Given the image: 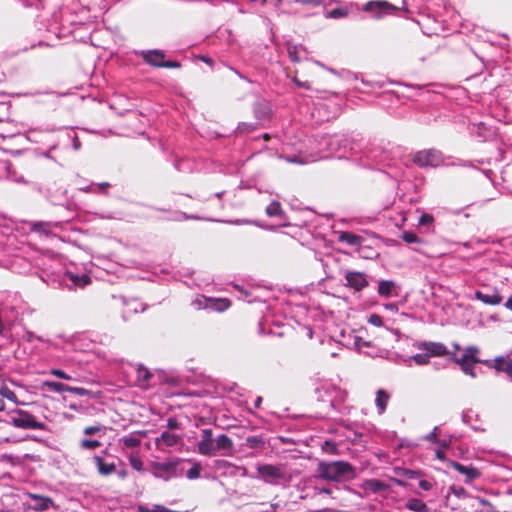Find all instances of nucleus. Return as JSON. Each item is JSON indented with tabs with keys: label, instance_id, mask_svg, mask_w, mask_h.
I'll return each mask as SVG.
<instances>
[{
	"label": "nucleus",
	"instance_id": "1",
	"mask_svg": "<svg viewBox=\"0 0 512 512\" xmlns=\"http://www.w3.org/2000/svg\"><path fill=\"white\" fill-rule=\"evenodd\" d=\"M356 468L346 460L325 461L319 460L316 469V477L329 481L341 482L355 478Z\"/></svg>",
	"mask_w": 512,
	"mask_h": 512
},
{
	"label": "nucleus",
	"instance_id": "2",
	"mask_svg": "<svg viewBox=\"0 0 512 512\" xmlns=\"http://www.w3.org/2000/svg\"><path fill=\"white\" fill-rule=\"evenodd\" d=\"M321 145L330 153H336L338 158H348L356 153L355 143L345 133L324 134Z\"/></svg>",
	"mask_w": 512,
	"mask_h": 512
},
{
	"label": "nucleus",
	"instance_id": "3",
	"mask_svg": "<svg viewBox=\"0 0 512 512\" xmlns=\"http://www.w3.org/2000/svg\"><path fill=\"white\" fill-rule=\"evenodd\" d=\"M8 425L24 430H48L45 422L39 421L35 415L27 410L13 408L6 411Z\"/></svg>",
	"mask_w": 512,
	"mask_h": 512
},
{
	"label": "nucleus",
	"instance_id": "4",
	"mask_svg": "<svg viewBox=\"0 0 512 512\" xmlns=\"http://www.w3.org/2000/svg\"><path fill=\"white\" fill-rule=\"evenodd\" d=\"M135 55L140 57L143 62L153 68L179 69L182 67L180 61L167 58L166 51L163 49H146L135 51Z\"/></svg>",
	"mask_w": 512,
	"mask_h": 512
},
{
	"label": "nucleus",
	"instance_id": "5",
	"mask_svg": "<svg viewBox=\"0 0 512 512\" xmlns=\"http://www.w3.org/2000/svg\"><path fill=\"white\" fill-rule=\"evenodd\" d=\"M185 460L181 458H174L164 462L152 461L150 463L151 473L155 478L169 481L171 478L180 477L183 475L184 468L182 464Z\"/></svg>",
	"mask_w": 512,
	"mask_h": 512
},
{
	"label": "nucleus",
	"instance_id": "6",
	"mask_svg": "<svg viewBox=\"0 0 512 512\" xmlns=\"http://www.w3.org/2000/svg\"><path fill=\"white\" fill-rule=\"evenodd\" d=\"M257 478L267 484L279 485L281 483L288 484L292 477L286 473L280 466L268 463H258L256 465Z\"/></svg>",
	"mask_w": 512,
	"mask_h": 512
},
{
	"label": "nucleus",
	"instance_id": "7",
	"mask_svg": "<svg viewBox=\"0 0 512 512\" xmlns=\"http://www.w3.org/2000/svg\"><path fill=\"white\" fill-rule=\"evenodd\" d=\"M361 10L370 14L374 20H382L388 15L397 13L400 8L387 0H369L362 5Z\"/></svg>",
	"mask_w": 512,
	"mask_h": 512
},
{
	"label": "nucleus",
	"instance_id": "8",
	"mask_svg": "<svg viewBox=\"0 0 512 512\" xmlns=\"http://www.w3.org/2000/svg\"><path fill=\"white\" fill-rule=\"evenodd\" d=\"M54 282H58L59 286L72 287H85L91 283V278L88 274H78L73 271L61 267L57 274L54 276Z\"/></svg>",
	"mask_w": 512,
	"mask_h": 512
},
{
	"label": "nucleus",
	"instance_id": "9",
	"mask_svg": "<svg viewBox=\"0 0 512 512\" xmlns=\"http://www.w3.org/2000/svg\"><path fill=\"white\" fill-rule=\"evenodd\" d=\"M412 161L420 168H436L444 165L443 153L435 148L417 151L413 155Z\"/></svg>",
	"mask_w": 512,
	"mask_h": 512
},
{
	"label": "nucleus",
	"instance_id": "10",
	"mask_svg": "<svg viewBox=\"0 0 512 512\" xmlns=\"http://www.w3.org/2000/svg\"><path fill=\"white\" fill-rule=\"evenodd\" d=\"M344 279L346 281L345 286L355 293L361 292L370 284L367 274L363 271L346 270Z\"/></svg>",
	"mask_w": 512,
	"mask_h": 512
},
{
	"label": "nucleus",
	"instance_id": "11",
	"mask_svg": "<svg viewBox=\"0 0 512 512\" xmlns=\"http://www.w3.org/2000/svg\"><path fill=\"white\" fill-rule=\"evenodd\" d=\"M352 342H346L345 347L353 348L359 353H363L370 357L378 356L379 349L371 341H366L362 337L355 334V330L350 331Z\"/></svg>",
	"mask_w": 512,
	"mask_h": 512
},
{
	"label": "nucleus",
	"instance_id": "12",
	"mask_svg": "<svg viewBox=\"0 0 512 512\" xmlns=\"http://www.w3.org/2000/svg\"><path fill=\"white\" fill-rule=\"evenodd\" d=\"M25 496L30 499L31 502H25L23 505L30 510H34L36 512H44L55 506V502L50 496L32 492H26Z\"/></svg>",
	"mask_w": 512,
	"mask_h": 512
},
{
	"label": "nucleus",
	"instance_id": "13",
	"mask_svg": "<svg viewBox=\"0 0 512 512\" xmlns=\"http://www.w3.org/2000/svg\"><path fill=\"white\" fill-rule=\"evenodd\" d=\"M198 309H209L215 312H224L231 306V301L228 298H215L202 296L201 299L193 301Z\"/></svg>",
	"mask_w": 512,
	"mask_h": 512
},
{
	"label": "nucleus",
	"instance_id": "14",
	"mask_svg": "<svg viewBox=\"0 0 512 512\" xmlns=\"http://www.w3.org/2000/svg\"><path fill=\"white\" fill-rule=\"evenodd\" d=\"M413 346L419 350L425 351L429 358L451 355L447 346L441 342L416 341Z\"/></svg>",
	"mask_w": 512,
	"mask_h": 512
},
{
	"label": "nucleus",
	"instance_id": "15",
	"mask_svg": "<svg viewBox=\"0 0 512 512\" xmlns=\"http://www.w3.org/2000/svg\"><path fill=\"white\" fill-rule=\"evenodd\" d=\"M182 443V436L169 430L162 431L161 434L155 438L156 449L162 451L165 450V448L175 447Z\"/></svg>",
	"mask_w": 512,
	"mask_h": 512
},
{
	"label": "nucleus",
	"instance_id": "16",
	"mask_svg": "<svg viewBox=\"0 0 512 512\" xmlns=\"http://www.w3.org/2000/svg\"><path fill=\"white\" fill-rule=\"evenodd\" d=\"M215 438L213 431L210 428H205L201 433V440L197 443V452L203 456L214 455Z\"/></svg>",
	"mask_w": 512,
	"mask_h": 512
},
{
	"label": "nucleus",
	"instance_id": "17",
	"mask_svg": "<svg viewBox=\"0 0 512 512\" xmlns=\"http://www.w3.org/2000/svg\"><path fill=\"white\" fill-rule=\"evenodd\" d=\"M448 467H451L455 469L458 473L464 475L466 484L471 483L472 481L480 478L481 476L480 470L477 467L473 466L472 464L463 465L457 461H449Z\"/></svg>",
	"mask_w": 512,
	"mask_h": 512
},
{
	"label": "nucleus",
	"instance_id": "18",
	"mask_svg": "<svg viewBox=\"0 0 512 512\" xmlns=\"http://www.w3.org/2000/svg\"><path fill=\"white\" fill-rule=\"evenodd\" d=\"M377 283V293L382 298H390L393 296H398L400 291V286L396 281L392 279H379L375 280Z\"/></svg>",
	"mask_w": 512,
	"mask_h": 512
},
{
	"label": "nucleus",
	"instance_id": "19",
	"mask_svg": "<svg viewBox=\"0 0 512 512\" xmlns=\"http://www.w3.org/2000/svg\"><path fill=\"white\" fill-rule=\"evenodd\" d=\"M474 298L487 305H498L502 302V296L496 288H487L486 290L477 289L474 292Z\"/></svg>",
	"mask_w": 512,
	"mask_h": 512
},
{
	"label": "nucleus",
	"instance_id": "20",
	"mask_svg": "<svg viewBox=\"0 0 512 512\" xmlns=\"http://www.w3.org/2000/svg\"><path fill=\"white\" fill-rule=\"evenodd\" d=\"M67 189L59 187H48L44 198L52 205H65L68 202Z\"/></svg>",
	"mask_w": 512,
	"mask_h": 512
},
{
	"label": "nucleus",
	"instance_id": "21",
	"mask_svg": "<svg viewBox=\"0 0 512 512\" xmlns=\"http://www.w3.org/2000/svg\"><path fill=\"white\" fill-rule=\"evenodd\" d=\"M254 117L259 120H269L273 115V110L265 99H258L252 105Z\"/></svg>",
	"mask_w": 512,
	"mask_h": 512
},
{
	"label": "nucleus",
	"instance_id": "22",
	"mask_svg": "<svg viewBox=\"0 0 512 512\" xmlns=\"http://www.w3.org/2000/svg\"><path fill=\"white\" fill-rule=\"evenodd\" d=\"M265 213L268 217H277L283 222L280 224L281 227H288L290 223L288 222V217L285 211L282 209L281 203L277 200L271 201V203L266 207Z\"/></svg>",
	"mask_w": 512,
	"mask_h": 512
},
{
	"label": "nucleus",
	"instance_id": "23",
	"mask_svg": "<svg viewBox=\"0 0 512 512\" xmlns=\"http://www.w3.org/2000/svg\"><path fill=\"white\" fill-rule=\"evenodd\" d=\"M360 258L366 260L377 259L380 256L379 251L373 246L372 243H368V240L363 237L361 244L356 248Z\"/></svg>",
	"mask_w": 512,
	"mask_h": 512
},
{
	"label": "nucleus",
	"instance_id": "24",
	"mask_svg": "<svg viewBox=\"0 0 512 512\" xmlns=\"http://www.w3.org/2000/svg\"><path fill=\"white\" fill-rule=\"evenodd\" d=\"M478 353V347L468 346L460 357L457 356L456 353H451V355L449 356V360L451 362H463L464 360L480 362L481 359L478 357Z\"/></svg>",
	"mask_w": 512,
	"mask_h": 512
},
{
	"label": "nucleus",
	"instance_id": "25",
	"mask_svg": "<svg viewBox=\"0 0 512 512\" xmlns=\"http://www.w3.org/2000/svg\"><path fill=\"white\" fill-rule=\"evenodd\" d=\"M392 150L381 145L373 146L368 157L374 158L380 162L390 165L389 161L393 159Z\"/></svg>",
	"mask_w": 512,
	"mask_h": 512
},
{
	"label": "nucleus",
	"instance_id": "26",
	"mask_svg": "<svg viewBox=\"0 0 512 512\" xmlns=\"http://www.w3.org/2000/svg\"><path fill=\"white\" fill-rule=\"evenodd\" d=\"M342 492H349L357 495L358 497H362L361 493L354 490L350 486L344 485L343 487L335 486V487H322L319 489V493H324L329 495L332 499H338Z\"/></svg>",
	"mask_w": 512,
	"mask_h": 512
},
{
	"label": "nucleus",
	"instance_id": "27",
	"mask_svg": "<svg viewBox=\"0 0 512 512\" xmlns=\"http://www.w3.org/2000/svg\"><path fill=\"white\" fill-rule=\"evenodd\" d=\"M93 460L100 475L109 476L116 472V464L114 462L108 463L99 455H94Z\"/></svg>",
	"mask_w": 512,
	"mask_h": 512
},
{
	"label": "nucleus",
	"instance_id": "28",
	"mask_svg": "<svg viewBox=\"0 0 512 512\" xmlns=\"http://www.w3.org/2000/svg\"><path fill=\"white\" fill-rule=\"evenodd\" d=\"M362 239L363 236L356 234L352 231L345 230L338 232V241L346 243L349 246L358 248V246L361 244Z\"/></svg>",
	"mask_w": 512,
	"mask_h": 512
},
{
	"label": "nucleus",
	"instance_id": "29",
	"mask_svg": "<svg viewBox=\"0 0 512 512\" xmlns=\"http://www.w3.org/2000/svg\"><path fill=\"white\" fill-rule=\"evenodd\" d=\"M41 391H48L54 393L67 392L68 385L55 380H43L39 387Z\"/></svg>",
	"mask_w": 512,
	"mask_h": 512
},
{
	"label": "nucleus",
	"instance_id": "30",
	"mask_svg": "<svg viewBox=\"0 0 512 512\" xmlns=\"http://www.w3.org/2000/svg\"><path fill=\"white\" fill-rule=\"evenodd\" d=\"M146 435V431H134L128 435L123 436L120 441L125 448L133 449L141 445V439L139 435Z\"/></svg>",
	"mask_w": 512,
	"mask_h": 512
},
{
	"label": "nucleus",
	"instance_id": "31",
	"mask_svg": "<svg viewBox=\"0 0 512 512\" xmlns=\"http://www.w3.org/2000/svg\"><path fill=\"white\" fill-rule=\"evenodd\" d=\"M214 447V455L217 453V451H230L233 447V442L231 438L227 434H219L215 438V443L213 445Z\"/></svg>",
	"mask_w": 512,
	"mask_h": 512
},
{
	"label": "nucleus",
	"instance_id": "32",
	"mask_svg": "<svg viewBox=\"0 0 512 512\" xmlns=\"http://www.w3.org/2000/svg\"><path fill=\"white\" fill-rule=\"evenodd\" d=\"M393 471L396 475L408 479H420L425 475V472L421 469H409L406 467H394Z\"/></svg>",
	"mask_w": 512,
	"mask_h": 512
},
{
	"label": "nucleus",
	"instance_id": "33",
	"mask_svg": "<svg viewBox=\"0 0 512 512\" xmlns=\"http://www.w3.org/2000/svg\"><path fill=\"white\" fill-rule=\"evenodd\" d=\"M390 399V394L383 388H380L376 392L375 404L379 414H383L387 408Z\"/></svg>",
	"mask_w": 512,
	"mask_h": 512
},
{
	"label": "nucleus",
	"instance_id": "34",
	"mask_svg": "<svg viewBox=\"0 0 512 512\" xmlns=\"http://www.w3.org/2000/svg\"><path fill=\"white\" fill-rule=\"evenodd\" d=\"M365 487L373 493L386 492L390 489L389 484L377 478L367 479L365 481Z\"/></svg>",
	"mask_w": 512,
	"mask_h": 512
},
{
	"label": "nucleus",
	"instance_id": "35",
	"mask_svg": "<svg viewBox=\"0 0 512 512\" xmlns=\"http://www.w3.org/2000/svg\"><path fill=\"white\" fill-rule=\"evenodd\" d=\"M244 445L254 451H262L265 448L266 442L262 436L251 435L246 437Z\"/></svg>",
	"mask_w": 512,
	"mask_h": 512
},
{
	"label": "nucleus",
	"instance_id": "36",
	"mask_svg": "<svg viewBox=\"0 0 512 512\" xmlns=\"http://www.w3.org/2000/svg\"><path fill=\"white\" fill-rule=\"evenodd\" d=\"M461 418H462V422L464 424H466V425H469L472 430H474L476 432H483V431H485V429L472 424L473 423V419L475 421L479 420V415L474 413L472 409L464 410L462 412Z\"/></svg>",
	"mask_w": 512,
	"mask_h": 512
},
{
	"label": "nucleus",
	"instance_id": "37",
	"mask_svg": "<svg viewBox=\"0 0 512 512\" xmlns=\"http://www.w3.org/2000/svg\"><path fill=\"white\" fill-rule=\"evenodd\" d=\"M405 507L414 512H429L430 508L419 498L412 497L407 500Z\"/></svg>",
	"mask_w": 512,
	"mask_h": 512
},
{
	"label": "nucleus",
	"instance_id": "38",
	"mask_svg": "<svg viewBox=\"0 0 512 512\" xmlns=\"http://www.w3.org/2000/svg\"><path fill=\"white\" fill-rule=\"evenodd\" d=\"M258 127L257 123H251V122H239L238 125L234 130L231 131L230 135H242V134H249L253 131H255Z\"/></svg>",
	"mask_w": 512,
	"mask_h": 512
},
{
	"label": "nucleus",
	"instance_id": "39",
	"mask_svg": "<svg viewBox=\"0 0 512 512\" xmlns=\"http://www.w3.org/2000/svg\"><path fill=\"white\" fill-rule=\"evenodd\" d=\"M235 291L238 292V298L246 301L247 303H254L258 301V297H253L251 291H249L245 286L233 283L232 284Z\"/></svg>",
	"mask_w": 512,
	"mask_h": 512
},
{
	"label": "nucleus",
	"instance_id": "40",
	"mask_svg": "<svg viewBox=\"0 0 512 512\" xmlns=\"http://www.w3.org/2000/svg\"><path fill=\"white\" fill-rule=\"evenodd\" d=\"M137 512H175L162 504H153L149 506L146 503H139L136 506Z\"/></svg>",
	"mask_w": 512,
	"mask_h": 512
},
{
	"label": "nucleus",
	"instance_id": "41",
	"mask_svg": "<svg viewBox=\"0 0 512 512\" xmlns=\"http://www.w3.org/2000/svg\"><path fill=\"white\" fill-rule=\"evenodd\" d=\"M187 461L192 463V466L190 469L187 470L186 477L189 480H195V479L200 478L201 471H202L201 463L197 460H192V459H188Z\"/></svg>",
	"mask_w": 512,
	"mask_h": 512
},
{
	"label": "nucleus",
	"instance_id": "42",
	"mask_svg": "<svg viewBox=\"0 0 512 512\" xmlns=\"http://www.w3.org/2000/svg\"><path fill=\"white\" fill-rule=\"evenodd\" d=\"M0 396L1 398H6L9 401L13 402L16 405H25L24 402H21L14 391L8 388L7 385L3 384L0 386Z\"/></svg>",
	"mask_w": 512,
	"mask_h": 512
},
{
	"label": "nucleus",
	"instance_id": "43",
	"mask_svg": "<svg viewBox=\"0 0 512 512\" xmlns=\"http://www.w3.org/2000/svg\"><path fill=\"white\" fill-rule=\"evenodd\" d=\"M110 186L111 185H110L109 182H101V183H98L96 185L95 184L88 185V186L82 188L81 190L84 191V192H91V191H93L95 193L107 195Z\"/></svg>",
	"mask_w": 512,
	"mask_h": 512
},
{
	"label": "nucleus",
	"instance_id": "44",
	"mask_svg": "<svg viewBox=\"0 0 512 512\" xmlns=\"http://www.w3.org/2000/svg\"><path fill=\"white\" fill-rule=\"evenodd\" d=\"M500 372H504L507 377L512 380V358L502 356V361H500V364L497 367V373Z\"/></svg>",
	"mask_w": 512,
	"mask_h": 512
},
{
	"label": "nucleus",
	"instance_id": "45",
	"mask_svg": "<svg viewBox=\"0 0 512 512\" xmlns=\"http://www.w3.org/2000/svg\"><path fill=\"white\" fill-rule=\"evenodd\" d=\"M248 474L247 469L244 466H237L229 462V466H227V469L225 472H223L224 476H238L246 477Z\"/></svg>",
	"mask_w": 512,
	"mask_h": 512
},
{
	"label": "nucleus",
	"instance_id": "46",
	"mask_svg": "<svg viewBox=\"0 0 512 512\" xmlns=\"http://www.w3.org/2000/svg\"><path fill=\"white\" fill-rule=\"evenodd\" d=\"M398 85H402L405 88L409 90L407 94H403L404 97L407 98H415L421 94L422 91H424V86L419 84H407V83H400L397 82Z\"/></svg>",
	"mask_w": 512,
	"mask_h": 512
},
{
	"label": "nucleus",
	"instance_id": "47",
	"mask_svg": "<svg viewBox=\"0 0 512 512\" xmlns=\"http://www.w3.org/2000/svg\"><path fill=\"white\" fill-rule=\"evenodd\" d=\"M455 363L460 366V369L464 374L469 375L472 378L477 377V373H476V369H475V364L477 362L464 360L463 362H455Z\"/></svg>",
	"mask_w": 512,
	"mask_h": 512
},
{
	"label": "nucleus",
	"instance_id": "48",
	"mask_svg": "<svg viewBox=\"0 0 512 512\" xmlns=\"http://www.w3.org/2000/svg\"><path fill=\"white\" fill-rule=\"evenodd\" d=\"M140 205L149 207L150 209L157 210V211L169 212L170 215L166 218V220H168V221H176V222L184 221V218L179 217V215H178V214H183L184 212H182V211H170L165 208H157V207H154L151 205H146L143 203H141Z\"/></svg>",
	"mask_w": 512,
	"mask_h": 512
},
{
	"label": "nucleus",
	"instance_id": "49",
	"mask_svg": "<svg viewBox=\"0 0 512 512\" xmlns=\"http://www.w3.org/2000/svg\"><path fill=\"white\" fill-rule=\"evenodd\" d=\"M322 451L331 455H338L340 453L338 444L332 439H326L321 445Z\"/></svg>",
	"mask_w": 512,
	"mask_h": 512
},
{
	"label": "nucleus",
	"instance_id": "50",
	"mask_svg": "<svg viewBox=\"0 0 512 512\" xmlns=\"http://www.w3.org/2000/svg\"><path fill=\"white\" fill-rule=\"evenodd\" d=\"M136 372L138 380L145 383H148L153 377V374L143 364L137 365Z\"/></svg>",
	"mask_w": 512,
	"mask_h": 512
},
{
	"label": "nucleus",
	"instance_id": "51",
	"mask_svg": "<svg viewBox=\"0 0 512 512\" xmlns=\"http://www.w3.org/2000/svg\"><path fill=\"white\" fill-rule=\"evenodd\" d=\"M349 14V10L346 7H335L329 10L326 14L327 18L341 19Z\"/></svg>",
	"mask_w": 512,
	"mask_h": 512
},
{
	"label": "nucleus",
	"instance_id": "52",
	"mask_svg": "<svg viewBox=\"0 0 512 512\" xmlns=\"http://www.w3.org/2000/svg\"><path fill=\"white\" fill-rule=\"evenodd\" d=\"M298 50H302L306 53L308 52L307 48L302 44L295 45L292 48H289L288 56H289L290 61L293 63H299L301 61V59L298 55Z\"/></svg>",
	"mask_w": 512,
	"mask_h": 512
},
{
	"label": "nucleus",
	"instance_id": "53",
	"mask_svg": "<svg viewBox=\"0 0 512 512\" xmlns=\"http://www.w3.org/2000/svg\"><path fill=\"white\" fill-rule=\"evenodd\" d=\"M67 392L75 394V395H78V396H87L89 398H94L95 397V392L94 391L86 389L84 387H74V386L68 385Z\"/></svg>",
	"mask_w": 512,
	"mask_h": 512
},
{
	"label": "nucleus",
	"instance_id": "54",
	"mask_svg": "<svg viewBox=\"0 0 512 512\" xmlns=\"http://www.w3.org/2000/svg\"><path fill=\"white\" fill-rule=\"evenodd\" d=\"M401 239L407 244H418L423 242V240L413 231H404L401 235Z\"/></svg>",
	"mask_w": 512,
	"mask_h": 512
},
{
	"label": "nucleus",
	"instance_id": "55",
	"mask_svg": "<svg viewBox=\"0 0 512 512\" xmlns=\"http://www.w3.org/2000/svg\"><path fill=\"white\" fill-rule=\"evenodd\" d=\"M101 446V442L97 439L84 438L80 442V447L84 450H95Z\"/></svg>",
	"mask_w": 512,
	"mask_h": 512
},
{
	"label": "nucleus",
	"instance_id": "56",
	"mask_svg": "<svg viewBox=\"0 0 512 512\" xmlns=\"http://www.w3.org/2000/svg\"><path fill=\"white\" fill-rule=\"evenodd\" d=\"M1 459H2V461L10 464L11 466H21L22 465V458L18 455L4 453L1 455Z\"/></svg>",
	"mask_w": 512,
	"mask_h": 512
},
{
	"label": "nucleus",
	"instance_id": "57",
	"mask_svg": "<svg viewBox=\"0 0 512 512\" xmlns=\"http://www.w3.org/2000/svg\"><path fill=\"white\" fill-rule=\"evenodd\" d=\"M166 427V430H169L171 432L183 430V424L177 419L176 416H172L167 419Z\"/></svg>",
	"mask_w": 512,
	"mask_h": 512
},
{
	"label": "nucleus",
	"instance_id": "58",
	"mask_svg": "<svg viewBox=\"0 0 512 512\" xmlns=\"http://www.w3.org/2000/svg\"><path fill=\"white\" fill-rule=\"evenodd\" d=\"M408 360H413L419 366L427 365L430 362V358L425 351L410 356Z\"/></svg>",
	"mask_w": 512,
	"mask_h": 512
},
{
	"label": "nucleus",
	"instance_id": "59",
	"mask_svg": "<svg viewBox=\"0 0 512 512\" xmlns=\"http://www.w3.org/2000/svg\"><path fill=\"white\" fill-rule=\"evenodd\" d=\"M434 223V216L429 213H422L418 219V225L421 227H431Z\"/></svg>",
	"mask_w": 512,
	"mask_h": 512
},
{
	"label": "nucleus",
	"instance_id": "60",
	"mask_svg": "<svg viewBox=\"0 0 512 512\" xmlns=\"http://www.w3.org/2000/svg\"><path fill=\"white\" fill-rule=\"evenodd\" d=\"M331 390H336V388L334 386H331V385H322L321 387H316L314 392L317 395V400L318 401H325L322 392H324V394L328 395Z\"/></svg>",
	"mask_w": 512,
	"mask_h": 512
},
{
	"label": "nucleus",
	"instance_id": "61",
	"mask_svg": "<svg viewBox=\"0 0 512 512\" xmlns=\"http://www.w3.org/2000/svg\"><path fill=\"white\" fill-rule=\"evenodd\" d=\"M48 223L44 221H34L31 223V230L34 232H40L44 234H48Z\"/></svg>",
	"mask_w": 512,
	"mask_h": 512
},
{
	"label": "nucleus",
	"instance_id": "62",
	"mask_svg": "<svg viewBox=\"0 0 512 512\" xmlns=\"http://www.w3.org/2000/svg\"><path fill=\"white\" fill-rule=\"evenodd\" d=\"M367 322L375 327L384 326L383 318L378 313H371L367 318Z\"/></svg>",
	"mask_w": 512,
	"mask_h": 512
},
{
	"label": "nucleus",
	"instance_id": "63",
	"mask_svg": "<svg viewBox=\"0 0 512 512\" xmlns=\"http://www.w3.org/2000/svg\"><path fill=\"white\" fill-rule=\"evenodd\" d=\"M49 374L62 380H72V376L61 368H52L49 370Z\"/></svg>",
	"mask_w": 512,
	"mask_h": 512
},
{
	"label": "nucleus",
	"instance_id": "64",
	"mask_svg": "<svg viewBox=\"0 0 512 512\" xmlns=\"http://www.w3.org/2000/svg\"><path fill=\"white\" fill-rule=\"evenodd\" d=\"M227 466H229V461L224 459H215L212 462L211 468L223 473L227 469Z\"/></svg>",
	"mask_w": 512,
	"mask_h": 512
}]
</instances>
